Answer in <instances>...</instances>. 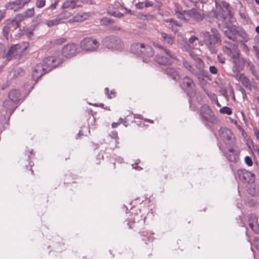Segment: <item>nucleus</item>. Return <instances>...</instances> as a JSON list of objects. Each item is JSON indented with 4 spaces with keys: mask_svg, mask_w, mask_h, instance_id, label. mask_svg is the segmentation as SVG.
<instances>
[{
    "mask_svg": "<svg viewBox=\"0 0 259 259\" xmlns=\"http://www.w3.org/2000/svg\"><path fill=\"white\" fill-rule=\"evenodd\" d=\"M165 54L169 57L168 58L170 59L171 60H177L178 58L174 52H171L170 50L164 49V50Z\"/></svg>",
    "mask_w": 259,
    "mask_h": 259,
    "instance_id": "nucleus-45",
    "label": "nucleus"
},
{
    "mask_svg": "<svg viewBox=\"0 0 259 259\" xmlns=\"http://www.w3.org/2000/svg\"><path fill=\"white\" fill-rule=\"evenodd\" d=\"M188 21L190 18H192L194 20L199 22L204 18V15L203 13L199 12L196 9L192 8L188 10L187 16Z\"/></svg>",
    "mask_w": 259,
    "mask_h": 259,
    "instance_id": "nucleus-17",
    "label": "nucleus"
},
{
    "mask_svg": "<svg viewBox=\"0 0 259 259\" xmlns=\"http://www.w3.org/2000/svg\"><path fill=\"white\" fill-rule=\"evenodd\" d=\"M163 71L164 74L171 77L172 79L175 81H177V80L180 77L179 72L174 67H166L163 70Z\"/></svg>",
    "mask_w": 259,
    "mask_h": 259,
    "instance_id": "nucleus-19",
    "label": "nucleus"
},
{
    "mask_svg": "<svg viewBox=\"0 0 259 259\" xmlns=\"http://www.w3.org/2000/svg\"><path fill=\"white\" fill-rule=\"evenodd\" d=\"M228 50H230V53L229 54L228 53V55L231 56V57L233 59V61L234 62H236V60L239 57V51L237 46L234 45L232 51L228 47Z\"/></svg>",
    "mask_w": 259,
    "mask_h": 259,
    "instance_id": "nucleus-30",
    "label": "nucleus"
},
{
    "mask_svg": "<svg viewBox=\"0 0 259 259\" xmlns=\"http://www.w3.org/2000/svg\"><path fill=\"white\" fill-rule=\"evenodd\" d=\"M218 61L221 63H225L226 59L225 57H223L221 55H218Z\"/></svg>",
    "mask_w": 259,
    "mask_h": 259,
    "instance_id": "nucleus-63",
    "label": "nucleus"
},
{
    "mask_svg": "<svg viewBox=\"0 0 259 259\" xmlns=\"http://www.w3.org/2000/svg\"><path fill=\"white\" fill-rule=\"evenodd\" d=\"M253 131L255 136L256 137V138L259 141V130L256 127H254L253 128Z\"/></svg>",
    "mask_w": 259,
    "mask_h": 259,
    "instance_id": "nucleus-59",
    "label": "nucleus"
},
{
    "mask_svg": "<svg viewBox=\"0 0 259 259\" xmlns=\"http://www.w3.org/2000/svg\"><path fill=\"white\" fill-rule=\"evenodd\" d=\"M144 7L145 8H147L149 7H152L153 6L154 3L152 2L149 1H145L144 2Z\"/></svg>",
    "mask_w": 259,
    "mask_h": 259,
    "instance_id": "nucleus-61",
    "label": "nucleus"
},
{
    "mask_svg": "<svg viewBox=\"0 0 259 259\" xmlns=\"http://www.w3.org/2000/svg\"><path fill=\"white\" fill-rule=\"evenodd\" d=\"M136 7L137 9H142L144 8V2H139L136 5Z\"/></svg>",
    "mask_w": 259,
    "mask_h": 259,
    "instance_id": "nucleus-62",
    "label": "nucleus"
},
{
    "mask_svg": "<svg viewBox=\"0 0 259 259\" xmlns=\"http://www.w3.org/2000/svg\"><path fill=\"white\" fill-rule=\"evenodd\" d=\"M28 43L23 42L22 44H17L12 46V50L14 49L16 52L22 55V54L26 51L28 47Z\"/></svg>",
    "mask_w": 259,
    "mask_h": 259,
    "instance_id": "nucleus-27",
    "label": "nucleus"
},
{
    "mask_svg": "<svg viewBox=\"0 0 259 259\" xmlns=\"http://www.w3.org/2000/svg\"><path fill=\"white\" fill-rule=\"evenodd\" d=\"M21 55L16 52L15 50H12V46L10 48L7 53L6 54L5 58L8 61L12 60V59H16L20 58Z\"/></svg>",
    "mask_w": 259,
    "mask_h": 259,
    "instance_id": "nucleus-28",
    "label": "nucleus"
},
{
    "mask_svg": "<svg viewBox=\"0 0 259 259\" xmlns=\"http://www.w3.org/2000/svg\"><path fill=\"white\" fill-rule=\"evenodd\" d=\"M19 36L26 35L28 38L31 39L34 35L32 30H30L28 28H23V30L20 29V32L18 33Z\"/></svg>",
    "mask_w": 259,
    "mask_h": 259,
    "instance_id": "nucleus-35",
    "label": "nucleus"
},
{
    "mask_svg": "<svg viewBox=\"0 0 259 259\" xmlns=\"http://www.w3.org/2000/svg\"><path fill=\"white\" fill-rule=\"evenodd\" d=\"M211 31L212 34L207 31L202 33L203 42L211 54H215L217 47L221 45V36L215 28H211Z\"/></svg>",
    "mask_w": 259,
    "mask_h": 259,
    "instance_id": "nucleus-2",
    "label": "nucleus"
},
{
    "mask_svg": "<svg viewBox=\"0 0 259 259\" xmlns=\"http://www.w3.org/2000/svg\"><path fill=\"white\" fill-rule=\"evenodd\" d=\"M142 52H143V54L141 55V57H142L143 58V61H144V62L146 61L147 60L152 57L154 55V53H155L154 50H153V49L152 48V53L150 56H148V55L147 56V55H145V53L146 52V50H145V49H144V50H143Z\"/></svg>",
    "mask_w": 259,
    "mask_h": 259,
    "instance_id": "nucleus-48",
    "label": "nucleus"
},
{
    "mask_svg": "<svg viewBox=\"0 0 259 259\" xmlns=\"http://www.w3.org/2000/svg\"><path fill=\"white\" fill-rule=\"evenodd\" d=\"M66 41V38L65 37H60L59 38L51 41V44L53 46L61 45Z\"/></svg>",
    "mask_w": 259,
    "mask_h": 259,
    "instance_id": "nucleus-44",
    "label": "nucleus"
},
{
    "mask_svg": "<svg viewBox=\"0 0 259 259\" xmlns=\"http://www.w3.org/2000/svg\"><path fill=\"white\" fill-rule=\"evenodd\" d=\"M249 226L251 230L255 233H259V225L258 218L255 214H250L248 216Z\"/></svg>",
    "mask_w": 259,
    "mask_h": 259,
    "instance_id": "nucleus-18",
    "label": "nucleus"
},
{
    "mask_svg": "<svg viewBox=\"0 0 259 259\" xmlns=\"http://www.w3.org/2000/svg\"><path fill=\"white\" fill-rule=\"evenodd\" d=\"M175 13L178 19L188 21L187 17L188 10H184L181 7L176 6L175 8Z\"/></svg>",
    "mask_w": 259,
    "mask_h": 259,
    "instance_id": "nucleus-21",
    "label": "nucleus"
},
{
    "mask_svg": "<svg viewBox=\"0 0 259 259\" xmlns=\"http://www.w3.org/2000/svg\"><path fill=\"white\" fill-rule=\"evenodd\" d=\"M5 24L6 25L3 28V33L4 37L8 39L11 28L16 27V26L14 24L13 21H11V19L6 20Z\"/></svg>",
    "mask_w": 259,
    "mask_h": 259,
    "instance_id": "nucleus-22",
    "label": "nucleus"
},
{
    "mask_svg": "<svg viewBox=\"0 0 259 259\" xmlns=\"http://www.w3.org/2000/svg\"><path fill=\"white\" fill-rule=\"evenodd\" d=\"M161 40L164 43L172 45L174 43L175 37L171 34H167L165 32H160Z\"/></svg>",
    "mask_w": 259,
    "mask_h": 259,
    "instance_id": "nucleus-25",
    "label": "nucleus"
},
{
    "mask_svg": "<svg viewBox=\"0 0 259 259\" xmlns=\"http://www.w3.org/2000/svg\"><path fill=\"white\" fill-rule=\"evenodd\" d=\"M61 22L60 21L59 19L56 17V18L53 20H49L46 21L45 24L49 27H52L54 26H56L59 25V24H61Z\"/></svg>",
    "mask_w": 259,
    "mask_h": 259,
    "instance_id": "nucleus-37",
    "label": "nucleus"
},
{
    "mask_svg": "<svg viewBox=\"0 0 259 259\" xmlns=\"http://www.w3.org/2000/svg\"><path fill=\"white\" fill-rule=\"evenodd\" d=\"M62 62L63 59L56 56L47 57L42 60V64L47 68L48 72L62 64Z\"/></svg>",
    "mask_w": 259,
    "mask_h": 259,
    "instance_id": "nucleus-11",
    "label": "nucleus"
},
{
    "mask_svg": "<svg viewBox=\"0 0 259 259\" xmlns=\"http://www.w3.org/2000/svg\"><path fill=\"white\" fill-rule=\"evenodd\" d=\"M228 141H231V142L228 143V144H230L231 143L232 146L228 147V159L230 161L236 162L239 160L240 152L236 144L235 139L234 137L232 138V136L230 137L228 136Z\"/></svg>",
    "mask_w": 259,
    "mask_h": 259,
    "instance_id": "nucleus-9",
    "label": "nucleus"
},
{
    "mask_svg": "<svg viewBox=\"0 0 259 259\" xmlns=\"http://www.w3.org/2000/svg\"><path fill=\"white\" fill-rule=\"evenodd\" d=\"M193 58L195 61L196 67L198 69H203L204 65L203 60L195 55L193 56Z\"/></svg>",
    "mask_w": 259,
    "mask_h": 259,
    "instance_id": "nucleus-38",
    "label": "nucleus"
},
{
    "mask_svg": "<svg viewBox=\"0 0 259 259\" xmlns=\"http://www.w3.org/2000/svg\"><path fill=\"white\" fill-rule=\"evenodd\" d=\"M164 22H170V23H174V24L177 26H179V27H181L182 26V24L179 22L177 20H175L174 19H165L164 20Z\"/></svg>",
    "mask_w": 259,
    "mask_h": 259,
    "instance_id": "nucleus-51",
    "label": "nucleus"
},
{
    "mask_svg": "<svg viewBox=\"0 0 259 259\" xmlns=\"http://www.w3.org/2000/svg\"><path fill=\"white\" fill-rule=\"evenodd\" d=\"M103 45L111 50H121L124 44L121 38L116 35H111L106 36L102 41Z\"/></svg>",
    "mask_w": 259,
    "mask_h": 259,
    "instance_id": "nucleus-4",
    "label": "nucleus"
},
{
    "mask_svg": "<svg viewBox=\"0 0 259 259\" xmlns=\"http://www.w3.org/2000/svg\"><path fill=\"white\" fill-rule=\"evenodd\" d=\"M141 19L145 20H152L155 19V17L153 15L141 14L140 15Z\"/></svg>",
    "mask_w": 259,
    "mask_h": 259,
    "instance_id": "nucleus-46",
    "label": "nucleus"
},
{
    "mask_svg": "<svg viewBox=\"0 0 259 259\" xmlns=\"http://www.w3.org/2000/svg\"><path fill=\"white\" fill-rule=\"evenodd\" d=\"M53 250L57 252H62L66 249V246L63 239L60 237L54 239L52 243Z\"/></svg>",
    "mask_w": 259,
    "mask_h": 259,
    "instance_id": "nucleus-16",
    "label": "nucleus"
},
{
    "mask_svg": "<svg viewBox=\"0 0 259 259\" xmlns=\"http://www.w3.org/2000/svg\"><path fill=\"white\" fill-rule=\"evenodd\" d=\"M75 176L70 173L66 174L64 176V184H70L74 183Z\"/></svg>",
    "mask_w": 259,
    "mask_h": 259,
    "instance_id": "nucleus-39",
    "label": "nucleus"
},
{
    "mask_svg": "<svg viewBox=\"0 0 259 259\" xmlns=\"http://www.w3.org/2000/svg\"><path fill=\"white\" fill-rule=\"evenodd\" d=\"M83 20V16L81 15H76L72 18L70 19L68 22L73 23L76 22H80Z\"/></svg>",
    "mask_w": 259,
    "mask_h": 259,
    "instance_id": "nucleus-47",
    "label": "nucleus"
},
{
    "mask_svg": "<svg viewBox=\"0 0 259 259\" xmlns=\"http://www.w3.org/2000/svg\"><path fill=\"white\" fill-rule=\"evenodd\" d=\"M214 19L222 21L224 27L227 28L226 17L225 12L222 6L217 2H216V9L210 12L206 17V20L209 22H213Z\"/></svg>",
    "mask_w": 259,
    "mask_h": 259,
    "instance_id": "nucleus-7",
    "label": "nucleus"
},
{
    "mask_svg": "<svg viewBox=\"0 0 259 259\" xmlns=\"http://www.w3.org/2000/svg\"><path fill=\"white\" fill-rule=\"evenodd\" d=\"M105 94L108 99H112L116 96V92L114 90H110L108 88L105 89Z\"/></svg>",
    "mask_w": 259,
    "mask_h": 259,
    "instance_id": "nucleus-43",
    "label": "nucleus"
},
{
    "mask_svg": "<svg viewBox=\"0 0 259 259\" xmlns=\"http://www.w3.org/2000/svg\"><path fill=\"white\" fill-rule=\"evenodd\" d=\"M78 2V0H66L63 4L62 6V8L63 9L71 8L72 9H74L76 7V3Z\"/></svg>",
    "mask_w": 259,
    "mask_h": 259,
    "instance_id": "nucleus-31",
    "label": "nucleus"
},
{
    "mask_svg": "<svg viewBox=\"0 0 259 259\" xmlns=\"http://www.w3.org/2000/svg\"><path fill=\"white\" fill-rule=\"evenodd\" d=\"M108 29L112 31H120L121 28L117 25H111L108 27Z\"/></svg>",
    "mask_w": 259,
    "mask_h": 259,
    "instance_id": "nucleus-54",
    "label": "nucleus"
},
{
    "mask_svg": "<svg viewBox=\"0 0 259 259\" xmlns=\"http://www.w3.org/2000/svg\"><path fill=\"white\" fill-rule=\"evenodd\" d=\"M34 165V162L32 161H30L29 162V164L28 165H26L25 167L26 169L29 168V170H31L32 175H34L33 170L32 169V166Z\"/></svg>",
    "mask_w": 259,
    "mask_h": 259,
    "instance_id": "nucleus-57",
    "label": "nucleus"
},
{
    "mask_svg": "<svg viewBox=\"0 0 259 259\" xmlns=\"http://www.w3.org/2000/svg\"><path fill=\"white\" fill-rule=\"evenodd\" d=\"M21 95V94L19 90L13 89L9 92L8 97L12 102H17L20 100Z\"/></svg>",
    "mask_w": 259,
    "mask_h": 259,
    "instance_id": "nucleus-24",
    "label": "nucleus"
},
{
    "mask_svg": "<svg viewBox=\"0 0 259 259\" xmlns=\"http://www.w3.org/2000/svg\"><path fill=\"white\" fill-rule=\"evenodd\" d=\"M48 71L47 70V68L44 66L42 63H38L32 68V79L37 82Z\"/></svg>",
    "mask_w": 259,
    "mask_h": 259,
    "instance_id": "nucleus-12",
    "label": "nucleus"
},
{
    "mask_svg": "<svg viewBox=\"0 0 259 259\" xmlns=\"http://www.w3.org/2000/svg\"><path fill=\"white\" fill-rule=\"evenodd\" d=\"M195 76L197 77L198 80L202 83H203L204 81V77L209 79L210 80H211L210 75L209 74L208 72L203 70V69H198V71Z\"/></svg>",
    "mask_w": 259,
    "mask_h": 259,
    "instance_id": "nucleus-23",
    "label": "nucleus"
},
{
    "mask_svg": "<svg viewBox=\"0 0 259 259\" xmlns=\"http://www.w3.org/2000/svg\"><path fill=\"white\" fill-rule=\"evenodd\" d=\"M209 72L213 74H216L218 73V69L217 67L214 66H210L209 68Z\"/></svg>",
    "mask_w": 259,
    "mask_h": 259,
    "instance_id": "nucleus-55",
    "label": "nucleus"
},
{
    "mask_svg": "<svg viewBox=\"0 0 259 259\" xmlns=\"http://www.w3.org/2000/svg\"><path fill=\"white\" fill-rule=\"evenodd\" d=\"M26 18L24 16V14L23 13L17 14L14 18L13 20H11V21H13L14 24L16 26H18L20 22L26 20Z\"/></svg>",
    "mask_w": 259,
    "mask_h": 259,
    "instance_id": "nucleus-34",
    "label": "nucleus"
},
{
    "mask_svg": "<svg viewBox=\"0 0 259 259\" xmlns=\"http://www.w3.org/2000/svg\"><path fill=\"white\" fill-rule=\"evenodd\" d=\"M23 13L26 19L29 18H31L35 14L34 8L33 7L31 8H28L24 11Z\"/></svg>",
    "mask_w": 259,
    "mask_h": 259,
    "instance_id": "nucleus-42",
    "label": "nucleus"
},
{
    "mask_svg": "<svg viewBox=\"0 0 259 259\" xmlns=\"http://www.w3.org/2000/svg\"><path fill=\"white\" fill-rule=\"evenodd\" d=\"M46 5V0H37L35 6L38 8H43Z\"/></svg>",
    "mask_w": 259,
    "mask_h": 259,
    "instance_id": "nucleus-50",
    "label": "nucleus"
},
{
    "mask_svg": "<svg viewBox=\"0 0 259 259\" xmlns=\"http://www.w3.org/2000/svg\"><path fill=\"white\" fill-rule=\"evenodd\" d=\"M183 66L186 69H187L188 70H190L191 69H192V66H191V65L189 63V62L186 60H184L183 61Z\"/></svg>",
    "mask_w": 259,
    "mask_h": 259,
    "instance_id": "nucleus-52",
    "label": "nucleus"
},
{
    "mask_svg": "<svg viewBox=\"0 0 259 259\" xmlns=\"http://www.w3.org/2000/svg\"><path fill=\"white\" fill-rule=\"evenodd\" d=\"M141 236H143L142 240L145 242L146 244H147L148 242H152L154 238L148 234L147 232H142L141 233Z\"/></svg>",
    "mask_w": 259,
    "mask_h": 259,
    "instance_id": "nucleus-40",
    "label": "nucleus"
},
{
    "mask_svg": "<svg viewBox=\"0 0 259 259\" xmlns=\"http://www.w3.org/2000/svg\"><path fill=\"white\" fill-rule=\"evenodd\" d=\"M244 160H245V163L248 166H251L252 165L253 162H252L251 158L249 156H246L244 158Z\"/></svg>",
    "mask_w": 259,
    "mask_h": 259,
    "instance_id": "nucleus-53",
    "label": "nucleus"
},
{
    "mask_svg": "<svg viewBox=\"0 0 259 259\" xmlns=\"http://www.w3.org/2000/svg\"><path fill=\"white\" fill-rule=\"evenodd\" d=\"M107 13L109 15L115 17L116 12L113 11L110 7H109L107 9Z\"/></svg>",
    "mask_w": 259,
    "mask_h": 259,
    "instance_id": "nucleus-58",
    "label": "nucleus"
},
{
    "mask_svg": "<svg viewBox=\"0 0 259 259\" xmlns=\"http://www.w3.org/2000/svg\"><path fill=\"white\" fill-rule=\"evenodd\" d=\"M99 45V42L96 39L91 37H85L80 42V47L81 49L89 52L97 50Z\"/></svg>",
    "mask_w": 259,
    "mask_h": 259,
    "instance_id": "nucleus-10",
    "label": "nucleus"
},
{
    "mask_svg": "<svg viewBox=\"0 0 259 259\" xmlns=\"http://www.w3.org/2000/svg\"><path fill=\"white\" fill-rule=\"evenodd\" d=\"M219 136L222 141L218 143L220 149L222 151L224 155L226 157V148H227V128L226 127H221L219 131Z\"/></svg>",
    "mask_w": 259,
    "mask_h": 259,
    "instance_id": "nucleus-13",
    "label": "nucleus"
},
{
    "mask_svg": "<svg viewBox=\"0 0 259 259\" xmlns=\"http://www.w3.org/2000/svg\"><path fill=\"white\" fill-rule=\"evenodd\" d=\"M148 212V208L146 207L139 208L137 206L133 207L130 211V218L128 219L127 225L130 229L134 230L142 228L145 224L146 215Z\"/></svg>",
    "mask_w": 259,
    "mask_h": 259,
    "instance_id": "nucleus-1",
    "label": "nucleus"
},
{
    "mask_svg": "<svg viewBox=\"0 0 259 259\" xmlns=\"http://www.w3.org/2000/svg\"><path fill=\"white\" fill-rule=\"evenodd\" d=\"M31 0H19L21 4L20 8H23L25 5L28 4Z\"/></svg>",
    "mask_w": 259,
    "mask_h": 259,
    "instance_id": "nucleus-60",
    "label": "nucleus"
},
{
    "mask_svg": "<svg viewBox=\"0 0 259 259\" xmlns=\"http://www.w3.org/2000/svg\"><path fill=\"white\" fill-rule=\"evenodd\" d=\"M115 22L113 19L107 17H103L100 20V24L102 26H107L109 24L114 23Z\"/></svg>",
    "mask_w": 259,
    "mask_h": 259,
    "instance_id": "nucleus-41",
    "label": "nucleus"
},
{
    "mask_svg": "<svg viewBox=\"0 0 259 259\" xmlns=\"http://www.w3.org/2000/svg\"><path fill=\"white\" fill-rule=\"evenodd\" d=\"M181 88L189 97V102L190 104L191 98L196 94V86L194 80L189 76H185L182 79Z\"/></svg>",
    "mask_w": 259,
    "mask_h": 259,
    "instance_id": "nucleus-5",
    "label": "nucleus"
},
{
    "mask_svg": "<svg viewBox=\"0 0 259 259\" xmlns=\"http://www.w3.org/2000/svg\"><path fill=\"white\" fill-rule=\"evenodd\" d=\"M119 120L120 121L121 123L123 124L125 127L130 125L131 123L133 122V117L132 115H127L124 118L120 117Z\"/></svg>",
    "mask_w": 259,
    "mask_h": 259,
    "instance_id": "nucleus-36",
    "label": "nucleus"
},
{
    "mask_svg": "<svg viewBox=\"0 0 259 259\" xmlns=\"http://www.w3.org/2000/svg\"><path fill=\"white\" fill-rule=\"evenodd\" d=\"M110 135L113 139H116L118 138V133L116 131H112Z\"/></svg>",
    "mask_w": 259,
    "mask_h": 259,
    "instance_id": "nucleus-64",
    "label": "nucleus"
},
{
    "mask_svg": "<svg viewBox=\"0 0 259 259\" xmlns=\"http://www.w3.org/2000/svg\"><path fill=\"white\" fill-rule=\"evenodd\" d=\"M237 175L240 180L243 183H250L253 181V174L245 169H238Z\"/></svg>",
    "mask_w": 259,
    "mask_h": 259,
    "instance_id": "nucleus-15",
    "label": "nucleus"
},
{
    "mask_svg": "<svg viewBox=\"0 0 259 259\" xmlns=\"http://www.w3.org/2000/svg\"><path fill=\"white\" fill-rule=\"evenodd\" d=\"M59 0H56L53 4L51 5V6L49 8H48V9H50L51 10L55 9L59 3Z\"/></svg>",
    "mask_w": 259,
    "mask_h": 259,
    "instance_id": "nucleus-56",
    "label": "nucleus"
},
{
    "mask_svg": "<svg viewBox=\"0 0 259 259\" xmlns=\"http://www.w3.org/2000/svg\"><path fill=\"white\" fill-rule=\"evenodd\" d=\"M207 95L209 97H210L212 99H213L214 101H215V103L216 104V105L218 106V107H221V104H220V103L219 102L218 99H217V98L215 96V95L214 94H212L211 93H209L208 91H207V92H206Z\"/></svg>",
    "mask_w": 259,
    "mask_h": 259,
    "instance_id": "nucleus-49",
    "label": "nucleus"
},
{
    "mask_svg": "<svg viewBox=\"0 0 259 259\" xmlns=\"http://www.w3.org/2000/svg\"><path fill=\"white\" fill-rule=\"evenodd\" d=\"M236 79L241 82L242 84L246 88H251V84L249 79L243 74H238L236 75Z\"/></svg>",
    "mask_w": 259,
    "mask_h": 259,
    "instance_id": "nucleus-29",
    "label": "nucleus"
},
{
    "mask_svg": "<svg viewBox=\"0 0 259 259\" xmlns=\"http://www.w3.org/2000/svg\"><path fill=\"white\" fill-rule=\"evenodd\" d=\"M228 38L234 41H247L248 39V36L244 31L236 25L228 24Z\"/></svg>",
    "mask_w": 259,
    "mask_h": 259,
    "instance_id": "nucleus-3",
    "label": "nucleus"
},
{
    "mask_svg": "<svg viewBox=\"0 0 259 259\" xmlns=\"http://www.w3.org/2000/svg\"><path fill=\"white\" fill-rule=\"evenodd\" d=\"M155 61L158 64L163 66L170 65L173 63L172 60L161 55H157L155 56Z\"/></svg>",
    "mask_w": 259,
    "mask_h": 259,
    "instance_id": "nucleus-20",
    "label": "nucleus"
},
{
    "mask_svg": "<svg viewBox=\"0 0 259 259\" xmlns=\"http://www.w3.org/2000/svg\"><path fill=\"white\" fill-rule=\"evenodd\" d=\"M77 46L75 44H69L65 46L62 49V55L68 58H70L77 54Z\"/></svg>",
    "mask_w": 259,
    "mask_h": 259,
    "instance_id": "nucleus-14",
    "label": "nucleus"
},
{
    "mask_svg": "<svg viewBox=\"0 0 259 259\" xmlns=\"http://www.w3.org/2000/svg\"><path fill=\"white\" fill-rule=\"evenodd\" d=\"M146 50L145 55L150 56L152 54V47L149 45L141 42H134L131 46V52L133 54L140 57L143 54L142 50Z\"/></svg>",
    "mask_w": 259,
    "mask_h": 259,
    "instance_id": "nucleus-8",
    "label": "nucleus"
},
{
    "mask_svg": "<svg viewBox=\"0 0 259 259\" xmlns=\"http://www.w3.org/2000/svg\"><path fill=\"white\" fill-rule=\"evenodd\" d=\"M21 6L19 0H16L12 2L7 3L5 5V7L7 9L14 10V11H17L20 9H22V8H20Z\"/></svg>",
    "mask_w": 259,
    "mask_h": 259,
    "instance_id": "nucleus-26",
    "label": "nucleus"
},
{
    "mask_svg": "<svg viewBox=\"0 0 259 259\" xmlns=\"http://www.w3.org/2000/svg\"><path fill=\"white\" fill-rule=\"evenodd\" d=\"M72 14L71 12L67 10L64 11L60 14H58L57 16L59 19L61 23L64 22V21L67 20L71 17Z\"/></svg>",
    "mask_w": 259,
    "mask_h": 259,
    "instance_id": "nucleus-32",
    "label": "nucleus"
},
{
    "mask_svg": "<svg viewBox=\"0 0 259 259\" xmlns=\"http://www.w3.org/2000/svg\"><path fill=\"white\" fill-rule=\"evenodd\" d=\"M200 116L203 121H206L213 124L220 123L219 119L214 115L210 107L206 104H204L201 107Z\"/></svg>",
    "mask_w": 259,
    "mask_h": 259,
    "instance_id": "nucleus-6",
    "label": "nucleus"
},
{
    "mask_svg": "<svg viewBox=\"0 0 259 259\" xmlns=\"http://www.w3.org/2000/svg\"><path fill=\"white\" fill-rule=\"evenodd\" d=\"M215 83L221 89L220 92L227 99V89L225 88V83L223 82L220 79L215 81Z\"/></svg>",
    "mask_w": 259,
    "mask_h": 259,
    "instance_id": "nucleus-33",
    "label": "nucleus"
}]
</instances>
